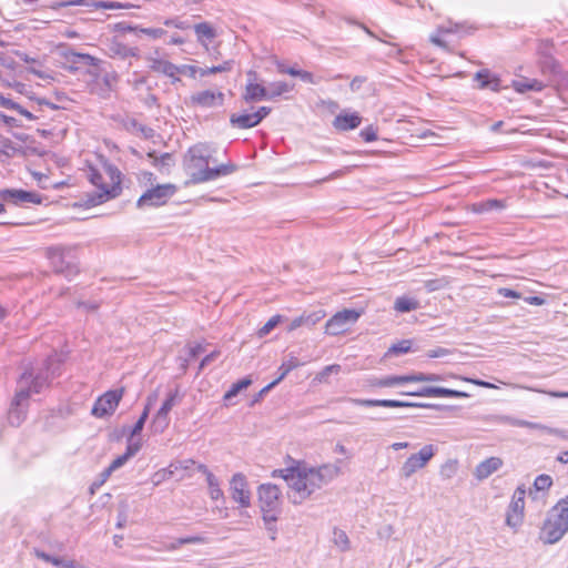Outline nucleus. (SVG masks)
Listing matches in <instances>:
<instances>
[{"mask_svg":"<svg viewBox=\"0 0 568 568\" xmlns=\"http://www.w3.org/2000/svg\"><path fill=\"white\" fill-rule=\"evenodd\" d=\"M60 361L57 356H49L43 367H26L17 381L14 398L8 414V420L12 426H20L27 417L29 398L32 394H40L49 386V377L57 375Z\"/></svg>","mask_w":568,"mask_h":568,"instance_id":"1","label":"nucleus"},{"mask_svg":"<svg viewBox=\"0 0 568 568\" xmlns=\"http://www.w3.org/2000/svg\"><path fill=\"white\" fill-rule=\"evenodd\" d=\"M334 469L329 466L320 468L307 467H290L285 469H275L272 473L273 477L283 478L290 490L288 498L293 504H302L315 490L328 484L334 477Z\"/></svg>","mask_w":568,"mask_h":568,"instance_id":"2","label":"nucleus"},{"mask_svg":"<svg viewBox=\"0 0 568 568\" xmlns=\"http://www.w3.org/2000/svg\"><path fill=\"white\" fill-rule=\"evenodd\" d=\"M568 532V495L549 509L540 528L539 539L546 545L558 542Z\"/></svg>","mask_w":568,"mask_h":568,"instance_id":"3","label":"nucleus"},{"mask_svg":"<svg viewBox=\"0 0 568 568\" xmlns=\"http://www.w3.org/2000/svg\"><path fill=\"white\" fill-rule=\"evenodd\" d=\"M88 179L99 190L92 200L94 205L116 197L121 192V172L113 165H105L103 172L90 168Z\"/></svg>","mask_w":568,"mask_h":568,"instance_id":"4","label":"nucleus"},{"mask_svg":"<svg viewBox=\"0 0 568 568\" xmlns=\"http://www.w3.org/2000/svg\"><path fill=\"white\" fill-rule=\"evenodd\" d=\"M73 247L52 246L48 248V257L58 273L71 277L78 274V263Z\"/></svg>","mask_w":568,"mask_h":568,"instance_id":"5","label":"nucleus"},{"mask_svg":"<svg viewBox=\"0 0 568 568\" xmlns=\"http://www.w3.org/2000/svg\"><path fill=\"white\" fill-rule=\"evenodd\" d=\"M437 447L433 444L424 445L417 453L409 455L402 464L398 476L407 480L418 470L425 468L436 455Z\"/></svg>","mask_w":568,"mask_h":568,"instance_id":"6","label":"nucleus"},{"mask_svg":"<svg viewBox=\"0 0 568 568\" xmlns=\"http://www.w3.org/2000/svg\"><path fill=\"white\" fill-rule=\"evenodd\" d=\"M211 150L209 145L199 143L187 151V170L190 171L191 181L193 183H200L196 178L197 173L205 170H211L209 163L211 160Z\"/></svg>","mask_w":568,"mask_h":568,"instance_id":"7","label":"nucleus"},{"mask_svg":"<svg viewBox=\"0 0 568 568\" xmlns=\"http://www.w3.org/2000/svg\"><path fill=\"white\" fill-rule=\"evenodd\" d=\"M363 313V310L348 308L337 312L326 322L325 333L332 336L345 333L348 326L355 324Z\"/></svg>","mask_w":568,"mask_h":568,"instance_id":"8","label":"nucleus"},{"mask_svg":"<svg viewBox=\"0 0 568 568\" xmlns=\"http://www.w3.org/2000/svg\"><path fill=\"white\" fill-rule=\"evenodd\" d=\"M173 184H161L146 190L138 200V207L160 206L165 204L175 193Z\"/></svg>","mask_w":568,"mask_h":568,"instance_id":"9","label":"nucleus"},{"mask_svg":"<svg viewBox=\"0 0 568 568\" xmlns=\"http://www.w3.org/2000/svg\"><path fill=\"white\" fill-rule=\"evenodd\" d=\"M525 496L526 490L523 487L519 486L515 489L506 515L507 526L511 528H518L523 524Z\"/></svg>","mask_w":568,"mask_h":568,"instance_id":"10","label":"nucleus"},{"mask_svg":"<svg viewBox=\"0 0 568 568\" xmlns=\"http://www.w3.org/2000/svg\"><path fill=\"white\" fill-rule=\"evenodd\" d=\"M122 395L123 389L109 390L104 393L95 400L91 409V414L98 418H103L113 414L122 398Z\"/></svg>","mask_w":568,"mask_h":568,"instance_id":"11","label":"nucleus"},{"mask_svg":"<svg viewBox=\"0 0 568 568\" xmlns=\"http://www.w3.org/2000/svg\"><path fill=\"white\" fill-rule=\"evenodd\" d=\"M224 93L221 91L203 90L190 95L186 104L189 106H199L202 109H211L222 106L224 104Z\"/></svg>","mask_w":568,"mask_h":568,"instance_id":"12","label":"nucleus"},{"mask_svg":"<svg viewBox=\"0 0 568 568\" xmlns=\"http://www.w3.org/2000/svg\"><path fill=\"white\" fill-rule=\"evenodd\" d=\"M230 491L232 499L241 507L247 508L251 505V493L245 476L241 473L233 475L230 481Z\"/></svg>","mask_w":568,"mask_h":568,"instance_id":"13","label":"nucleus"},{"mask_svg":"<svg viewBox=\"0 0 568 568\" xmlns=\"http://www.w3.org/2000/svg\"><path fill=\"white\" fill-rule=\"evenodd\" d=\"M242 98L246 103L267 100L266 87L258 82L257 73L253 70L246 73V84Z\"/></svg>","mask_w":568,"mask_h":568,"instance_id":"14","label":"nucleus"},{"mask_svg":"<svg viewBox=\"0 0 568 568\" xmlns=\"http://www.w3.org/2000/svg\"><path fill=\"white\" fill-rule=\"evenodd\" d=\"M0 197L4 202H9L16 205L24 203L41 204L42 202V196L40 194L17 189L0 190Z\"/></svg>","mask_w":568,"mask_h":568,"instance_id":"15","label":"nucleus"},{"mask_svg":"<svg viewBox=\"0 0 568 568\" xmlns=\"http://www.w3.org/2000/svg\"><path fill=\"white\" fill-rule=\"evenodd\" d=\"M402 395L419 396V397H452V398H467L468 393L436 386H424L417 390L402 392Z\"/></svg>","mask_w":568,"mask_h":568,"instance_id":"16","label":"nucleus"},{"mask_svg":"<svg viewBox=\"0 0 568 568\" xmlns=\"http://www.w3.org/2000/svg\"><path fill=\"white\" fill-rule=\"evenodd\" d=\"M402 395L419 396V397H452V398H467L468 393L436 386H424L417 390L402 392Z\"/></svg>","mask_w":568,"mask_h":568,"instance_id":"17","label":"nucleus"},{"mask_svg":"<svg viewBox=\"0 0 568 568\" xmlns=\"http://www.w3.org/2000/svg\"><path fill=\"white\" fill-rule=\"evenodd\" d=\"M258 503L261 509L278 510L280 509V488L273 484H262L257 490Z\"/></svg>","mask_w":568,"mask_h":568,"instance_id":"18","label":"nucleus"},{"mask_svg":"<svg viewBox=\"0 0 568 568\" xmlns=\"http://www.w3.org/2000/svg\"><path fill=\"white\" fill-rule=\"evenodd\" d=\"M355 405L365 406V407H430L429 404L422 403H410L403 402L397 399H361V398H349Z\"/></svg>","mask_w":568,"mask_h":568,"instance_id":"19","label":"nucleus"},{"mask_svg":"<svg viewBox=\"0 0 568 568\" xmlns=\"http://www.w3.org/2000/svg\"><path fill=\"white\" fill-rule=\"evenodd\" d=\"M474 81L478 83V89L480 90H491L494 92H499L503 89H507V85H503V81L500 77L489 69H481L474 74Z\"/></svg>","mask_w":568,"mask_h":568,"instance_id":"20","label":"nucleus"},{"mask_svg":"<svg viewBox=\"0 0 568 568\" xmlns=\"http://www.w3.org/2000/svg\"><path fill=\"white\" fill-rule=\"evenodd\" d=\"M146 60L150 63V69L154 72L162 73L173 80V82L180 81V79L176 77L178 74V65L173 64L170 61L154 58V57H148Z\"/></svg>","mask_w":568,"mask_h":568,"instance_id":"21","label":"nucleus"},{"mask_svg":"<svg viewBox=\"0 0 568 568\" xmlns=\"http://www.w3.org/2000/svg\"><path fill=\"white\" fill-rule=\"evenodd\" d=\"M236 170H237V166L230 162V163L221 164L216 168H211V170H205V171H202L201 173H197L196 180L199 182L213 181L220 176L232 174Z\"/></svg>","mask_w":568,"mask_h":568,"instance_id":"22","label":"nucleus"},{"mask_svg":"<svg viewBox=\"0 0 568 568\" xmlns=\"http://www.w3.org/2000/svg\"><path fill=\"white\" fill-rule=\"evenodd\" d=\"M503 466V460L499 457H489L479 463L475 470L474 476L478 480L488 478L491 474L497 471Z\"/></svg>","mask_w":568,"mask_h":568,"instance_id":"23","label":"nucleus"},{"mask_svg":"<svg viewBox=\"0 0 568 568\" xmlns=\"http://www.w3.org/2000/svg\"><path fill=\"white\" fill-rule=\"evenodd\" d=\"M408 383H412L410 374L374 377L369 379V384L373 387H398Z\"/></svg>","mask_w":568,"mask_h":568,"instance_id":"24","label":"nucleus"},{"mask_svg":"<svg viewBox=\"0 0 568 568\" xmlns=\"http://www.w3.org/2000/svg\"><path fill=\"white\" fill-rule=\"evenodd\" d=\"M545 87L546 84L537 79L523 78L511 81V88L518 93H525L527 91L540 92Z\"/></svg>","mask_w":568,"mask_h":568,"instance_id":"25","label":"nucleus"},{"mask_svg":"<svg viewBox=\"0 0 568 568\" xmlns=\"http://www.w3.org/2000/svg\"><path fill=\"white\" fill-rule=\"evenodd\" d=\"M362 122V118L357 113L338 114L334 119V126L339 131H348L357 128Z\"/></svg>","mask_w":568,"mask_h":568,"instance_id":"26","label":"nucleus"},{"mask_svg":"<svg viewBox=\"0 0 568 568\" xmlns=\"http://www.w3.org/2000/svg\"><path fill=\"white\" fill-rule=\"evenodd\" d=\"M110 57L112 58H120V59H128L130 57L138 58L139 57V49L138 48H131L126 44H123L121 42L114 41L109 47Z\"/></svg>","mask_w":568,"mask_h":568,"instance_id":"27","label":"nucleus"},{"mask_svg":"<svg viewBox=\"0 0 568 568\" xmlns=\"http://www.w3.org/2000/svg\"><path fill=\"white\" fill-rule=\"evenodd\" d=\"M510 424L514 425V426H519V427H528V428H534V429H544V430H547L549 434L559 436V437H561L564 439H568V434L565 430H562V429L549 428V427H546V426H544L541 424L531 423V422L521 420V419H510Z\"/></svg>","mask_w":568,"mask_h":568,"instance_id":"28","label":"nucleus"},{"mask_svg":"<svg viewBox=\"0 0 568 568\" xmlns=\"http://www.w3.org/2000/svg\"><path fill=\"white\" fill-rule=\"evenodd\" d=\"M256 115L253 113H244V114H235L233 113L230 118V122L232 126L239 129H250L256 126L258 123L256 121Z\"/></svg>","mask_w":568,"mask_h":568,"instance_id":"29","label":"nucleus"},{"mask_svg":"<svg viewBox=\"0 0 568 568\" xmlns=\"http://www.w3.org/2000/svg\"><path fill=\"white\" fill-rule=\"evenodd\" d=\"M65 59L71 64H79L84 67L98 65L99 60L90 54L69 51L65 53Z\"/></svg>","mask_w":568,"mask_h":568,"instance_id":"30","label":"nucleus"},{"mask_svg":"<svg viewBox=\"0 0 568 568\" xmlns=\"http://www.w3.org/2000/svg\"><path fill=\"white\" fill-rule=\"evenodd\" d=\"M293 88H294L293 84H290V83L284 82V81L272 82V83L268 84V87H266L267 100H274V99H276L277 97H281L284 93H287V92L292 91Z\"/></svg>","mask_w":568,"mask_h":568,"instance_id":"31","label":"nucleus"},{"mask_svg":"<svg viewBox=\"0 0 568 568\" xmlns=\"http://www.w3.org/2000/svg\"><path fill=\"white\" fill-rule=\"evenodd\" d=\"M194 31L199 42L207 45L205 41H211L215 38L214 29L207 22H201L194 26Z\"/></svg>","mask_w":568,"mask_h":568,"instance_id":"32","label":"nucleus"},{"mask_svg":"<svg viewBox=\"0 0 568 568\" xmlns=\"http://www.w3.org/2000/svg\"><path fill=\"white\" fill-rule=\"evenodd\" d=\"M332 541L341 551H348L351 549L347 534L339 528H334Z\"/></svg>","mask_w":568,"mask_h":568,"instance_id":"33","label":"nucleus"},{"mask_svg":"<svg viewBox=\"0 0 568 568\" xmlns=\"http://www.w3.org/2000/svg\"><path fill=\"white\" fill-rule=\"evenodd\" d=\"M418 307L419 303L416 300L406 296L397 297L394 304V308L400 313L415 311Z\"/></svg>","mask_w":568,"mask_h":568,"instance_id":"34","label":"nucleus"},{"mask_svg":"<svg viewBox=\"0 0 568 568\" xmlns=\"http://www.w3.org/2000/svg\"><path fill=\"white\" fill-rule=\"evenodd\" d=\"M252 384L251 378L245 377L236 383H234L231 388L225 393L224 400H231L233 397H235L241 390L247 388Z\"/></svg>","mask_w":568,"mask_h":568,"instance_id":"35","label":"nucleus"},{"mask_svg":"<svg viewBox=\"0 0 568 568\" xmlns=\"http://www.w3.org/2000/svg\"><path fill=\"white\" fill-rule=\"evenodd\" d=\"M301 366V363L300 361L294 357V356H291L287 361L283 362L282 365L280 366L278 371H280V375L276 379H274L277 384L285 378V376L291 372L293 371L294 368Z\"/></svg>","mask_w":568,"mask_h":568,"instance_id":"36","label":"nucleus"},{"mask_svg":"<svg viewBox=\"0 0 568 568\" xmlns=\"http://www.w3.org/2000/svg\"><path fill=\"white\" fill-rule=\"evenodd\" d=\"M206 483L209 488V495L213 500L223 498V490L220 488V481L213 474H209Z\"/></svg>","mask_w":568,"mask_h":568,"instance_id":"37","label":"nucleus"},{"mask_svg":"<svg viewBox=\"0 0 568 568\" xmlns=\"http://www.w3.org/2000/svg\"><path fill=\"white\" fill-rule=\"evenodd\" d=\"M194 460L192 459H185V460H176L169 465L164 471L168 474L169 477L175 476L180 470H186L192 465H194Z\"/></svg>","mask_w":568,"mask_h":568,"instance_id":"38","label":"nucleus"},{"mask_svg":"<svg viewBox=\"0 0 568 568\" xmlns=\"http://www.w3.org/2000/svg\"><path fill=\"white\" fill-rule=\"evenodd\" d=\"M179 389L175 388L168 394L166 399L163 402L162 406L159 408V413L161 415H168L170 410L178 404Z\"/></svg>","mask_w":568,"mask_h":568,"instance_id":"39","label":"nucleus"},{"mask_svg":"<svg viewBox=\"0 0 568 568\" xmlns=\"http://www.w3.org/2000/svg\"><path fill=\"white\" fill-rule=\"evenodd\" d=\"M505 203L500 200H488L475 205V211L478 213L489 212L494 210H503Z\"/></svg>","mask_w":568,"mask_h":568,"instance_id":"40","label":"nucleus"},{"mask_svg":"<svg viewBox=\"0 0 568 568\" xmlns=\"http://www.w3.org/2000/svg\"><path fill=\"white\" fill-rule=\"evenodd\" d=\"M150 158H153V164L162 170V169H169L173 165V156L171 153H163L160 156H156L154 153H149Z\"/></svg>","mask_w":568,"mask_h":568,"instance_id":"41","label":"nucleus"},{"mask_svg":"<svg viewBox=\"0 0 568 568\" xmlns=\"http://www.w3.org/2000/svg\"><path fill=\"white\" fill-rule=\"evenodd\" d=\"M326 316V312L324 310H317L311 313H303L304 323L307 327L315 326L320 321H322Z\"/></svg>","mask_w":568,"mask_h":568,"instance_id":"42","label":"nucleus"},{"mask_svg":"<svg viewBox=\"0 0 568 568\" xmlns=\"http://www.w3.org/2000/svg\"><path fill=\"white\" fill-rule=\"evenodd\" d=\"M457 28H458L457 23L455 24V29L440 27L436 33L430 36L429 40L433 44L440 47L443 49H447V43L440 38V34L454 32L457 30Z\"/></svg>","mask_w":568,"mask_h":568,"instance_id":"43","label":"nucleus"},{"mask_svg":"<svg viewBox=\"0 0 568 568\" xmlns=\"http://www.w3.org/2000/svg\"><path fill=\"white\" fill-rule=\"evenodd\" d=\"M232 69V61H225L224 63L211 68H200V75L205 77L209 74L227 72Z\"/></svg>","mask_w":568,"mask_h":568,"instance_id":"44","label":"nucleus"},{"mask_svg":"<svg viewBox=\"0 0 568 568\" xmlns=\"http://www.w3.org/2000/svg\"><path fill=\"white\" fill-rule=\"evenodd\" d=\"M281 315H274L272 316L260 329H258V336L263 337L271 333L272 329H274L282 321Z\"/></svg>","mask_w":568,"mask_h":568,"instance_id":"45","label":"nucleus"},{"mask_svg":"<svg viewBox=\"0 0 568 568\" xmlns=\"http://www.w3.org/2000/svg\"><path fill=\"white\" fill-rule=\"evenodd\" d=\"M170 419L168 415H161L159 412L155 414L152 420V427L155 432L162 433L168 428Z\"/></svg>","mask_w":568,"mask_h":568,"instance_id":"46","label":"nucleus"},{"mask_svg":"<svg viewBox=\"0 0 568 568\" xmlns=\"http://www.w3.org/2000/svg\"><path fill=\"white\" fill-rule=\"evenodd\" d=\"M443 376L438 374H425V373H414L410 374L412 383L417 382H439L443 381Z\"/></svg>","mask_w":568,"mask_h":568,"instance_id":"47","label":"nucleus"},{"mask_svg":"<svg viewBox=\"0 0 568 568\" xmlns=\"http://www.w3.org/2000/svg\"><path fill=\"white\" fill-rule=\"evenodd\" d=\"M410 348H412V342L409 339H404V341H400V342L394 344L393 346H390L388 349V353L395 354V355H400V354L408 353L410 351Z\"/></svg>","mask_w":568,"mask_h":568,"instance_id":"48","label":"nucleus"},{"mask_svg":"<svg viewBox=\"0 0 568 568\" xmlns=\"http://www.w3.org/2000/svg\"><path fill=\"white\" fill-rule=\"evenodd\" d=\"M457 470L456 460H447L440 468V475L445 478H452Z\"/></svg>","mask_w":568,"mask_h":568,"instance_id":"49","label":"nucleus"},{"mask_svg":"<svg viewBox=\"0 0 568 568\" xmlns=\"http://www.w3.org/2000/svg\"><path fill=\"white\" fill-rule=\"evenodd\" d=\"M552 485V479L548 475H539L534 483L537 490L548 489Z\"/></svg>","mask_w":568,"mask_h":568,"instance_id":"50","label":"nucleus"},{"mask_svg":"<svg viewBox=\"0 0 568 568\" xmlns=\"http://www.w3.org/2000/svg\"><path fill=\"white\" fill-rule=\"evenodd\" d=\"M166 33L164 29L161 28H139L138 34H145L152 39H159Z\"/></svg>","mask_w":568,"mask_h":568,"instance_id":"51","label":"nucleus"},{"mask_svg":"<svg viewBox=\"0 0 568 568\" xmlns=\"http://www.w3.org/2000/svg\"><path fill=\"white\" fill-rule=\"evenodd\" d=\"M141 442L138 439V440H134V437H129L128 439V446H126V450H125V455L131 458L133 457L140 449H141Z\"/></svg>","mask_w":568,"mask_h":568,"instance_id":"52","label":"nucleus"},{"mask_svg":"<svg viewBox=\"0 0 568 568\" xmlns=\"http://www.w3.org/2000/svg\"><path fill=\"white\" fill-rule=\"evenodd\" d=\"M209 539L204 536L196 535V536H189V537H181L179 538V544H207Z\"/></svg>","mask_w":568,"mask_h":568,"instance_id":"53","label":"nucleus"},{"mask_svg":"<svg viewBox=\"0 0 568 568\" xmlns=\"http://www.w3.org/2000/svg\"><path fill=\"white\" fill-rule=\"evenodd\" d=\"M178 73L186 74L190 78H195L196 73H200V68L195 65L182 64L178 65Z\"/></svg>","mask_w":568,"mask_h":568,"instance_id":"54","label":"nucleus"},{"mask_svg":"<svg viewBox=\"0 0 568 568\" xmlns=\"http://www.w3.org/2000/svg\"><path fill=\"white\" fill-rule=\"evenodd\" d=\"M129 459L130 458L125 454L118 456L108 467V473H113L121 468Z\"/></svg>","mask_w":568,"mask_h":568,"instance_id":"55","label":"nucleus"},{"mask_svg":"<svg viewBox=\"0 0 568 568\" xmlns=\"http://www.w3.org/2000/svg\"><path fill=\"white\" fill-rule=\"evenodd\" d=\"M52 565L59 568H79V565L74 560H65L58 557H54Z\"/></svg>","mask_w":568,"mask_h":568,"instance_id":"56","label":"nucleus"},{"mask_svg":"<svg viewBox=\"0 0 568 568\" xmlns=\"http://www.w3.org/2000/svg\"><path fill=\"white\" fill-rule=\"evenodd\" d=\"M361 136L366 142H373L377 139V132L373 126H367L361 131Z\"/></svg>","mask_w":568,"mask_h":568,"instance_id":"57","label":"nucleus"},{"mask_svg":"<svg viewBox=\"0 0 568 568\" xmlns=\"http://www.w3.org/2000/svg\"><path fill=\"white\" fill-rule=\"evenodd\" d=\"M341 371V366L337 364L328 365L324 367V369L318 374L320 381H325L329 374L338 373Z\"/></svg>","mask_w":568,"mask_h":568,"instance_id":"58","label":"nucleus"},{"mask_svg":"<svg viewBox=\"0 0 568 568\" xmlns=\"http://www.w3.org/2000/svg\"><path fill=\"white\" fill-rule=\"evenodd\" d=\"M261 510L263 513V520L265 523V526L275 524V521L277 520L278 510H270V511H267L266 509H261Z\"/></svg>","mask_w":568,"mask_h":568,"instance_id":"59","label":"nucleus"},{"mask_svg":"<svg viewBox=\"0 0 568 568\" xmlns=\"http://www.w3.org/2000/svg\"><path fill=\"white\" fill-rule=\"evenodd\" d=\"M115 30L121 33H126V32H134L136 34L139 33V27L131 26L126 22H120V23L115 24Z\"/></svg>","mask_w":568,"mask_h":568,"instance_id":"60","label":"nucleus"},{"mask_svg":"<svg viewBox=\"0 0 568 568\" xmlns=\"http://www.w3.org/2000/svg\"><path fill=\"white\" fill-rule=\"evenodd\" d=\"M220 355V353L217 351H214L210 354H207L200 363V366H199V371H202L204 369V367H206L209 364H211L212 362H214L216 359V357Z\"/></svg>","mask_w":568,"mask_h":568,"instance_id":"61","label":"nucleus"},{"mask_svg":"<svg viewBox=\"0 0 568 568\" xmlns=\"http://www.w3.org/2000/svg\"><path fill=\"white\" fill-rule=\"evenodd\" d=\"M449 354V351L447 348H444V347H437L435 349H430L428 353H427V356L429 358H437V357H443V356H446Z\"/></svg>","mask_w":568,"mask_h":568,"instance_id":"62","label":"nucleus"},{"mask_svg":"<svg viewBox=\"0 0 568 568\" xmlns=\"http://www.w3.org/2000/svg\"><path fill=\"white\" fill-rule=\"evenodd\" d=\"M498 294L503 297H510V298H519L520 297V293H518L517 291H514L511 288H507V287L499 288Z\"/></svg>","mask_w":568,"mask_h":568,"instance_id":"63","label":"nucleus"},{"mask_svg":"<svg viewBox=\"0 0 568 568\" xmlns=\"http://www.w3.org/2000/svg\"><path fill=\"white\" fill-rule=\"evenodd\" d=\"M272 109L270 106H261L256 112L253 114L256 115V121L260 124V122L266 118L271 113Z\"/></svg>","mask_w":568,"mask_h":568,"instance_id":"64","label":"nucleus"}]
</instances>
